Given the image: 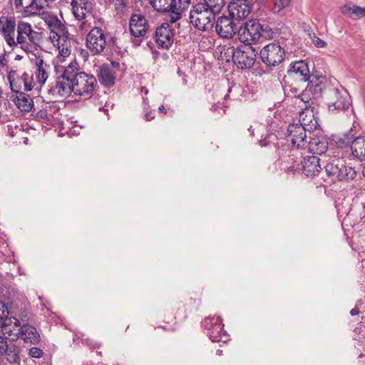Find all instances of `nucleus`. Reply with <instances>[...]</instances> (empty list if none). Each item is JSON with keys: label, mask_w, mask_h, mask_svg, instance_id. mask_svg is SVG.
Here are the masks:
<instances>
[{"label": "nucleus", "mask_w": 365, "mask_h": 365, "mask_svg": "<svg viewBox=\"0 0 365 365\" xmlns=\"http://www.w3.org/2000/svg\"><path fill=\"white\" fill-rule=\"evenodd\" d=\"M41 0H32L31 4H29L30 7H36V9H41L43 6L39 5V3ZM46 2L47 1H53L54 0H44Z\"/></svg>", "instance_id": "864d4df0"}, {"label": "nucleus", "mask_w": 365, "mask_h": 365, "mask_svg": "<svg viewBox=\"0 0 365 365\" xmlns=\"http://www.w3.org/2000/svg\"><path fill=\"white\" fill-rule=\"evenodd\" d=\"M312 43L314 44V46L317 48H324L327 46V43L319 38L318 36H317L314 34H313V36L311 37Z\"/></svg>", "instance_id": "a18cd8bd"}, {"label": "nucleus", "mask_w": 365, "mask_h": 365, "mask_svg": "<svg viewBox=\"0 0 365 365\" xmlns=\"http://www.w3.org/2000/svg\"><path fill=\"white\" fill-rule=\"evenodd\" d=\"M141 91L144 92L145 95H147L148 93V90L145 87H142L141 88Z\"/></svg>", "instance_id": "e2e57ef3"}, {"label": "nucleus", "mask_w": 365, "mask_h": 365, "mask_svg": "<svg viewBox=\"0 0 365 365\" xmlns=\"http://www.w3.org/2000/svg\"><path fill=\"white\" fill-rule=\"evenodd\" d=\"M284 93L287 96H291L292 94H297L299 93V89L294 86L293 81H289L288 84L285 83V81L282 82Z\"/></svg>", "instance_id": "58836bf2"}, {"label": "nucleus", "mask_w": 365, "mask_h": 365, "mask_svg": "<svg viewBox=\"0 0 365 365\" xmlns=\"http://www.w3.org/2000/svg\"><path fill=\"white\" fill-rule=\"evenodd\" d=\"M363 175H364V176L365 178V167H364V170H363Z\"/></svg>", "instance_id": "774afa93"}, {"label": "nucleus", "mask_w": 365, "mask_h": 365, "mask_svg": "<svg viewBox=\"0 0 365 365\" xmlns=\"http://www.w3.org/2000/svg\"><path fill=\"white\" fill-rule=\"evenodd\" d=\"M37 116L41 118H47V110L46 109L40 110L37 113Z\"/></svg>", "instance_id": "6e6d98bb"}, {"label": "nucleus", "mask_w": 365, "mask_h": 365, "mask_svg": "<svg viewBox=\"0 0 365 365\" xmlns=\"http://www.w3.org/2000/svg\"><path fill=\"white\" fill-rule=\"evenodd\" d=\"M16 46L26 52H32L36 49L42 39V34L40 32L34 31L31 26L26 22L20 21L17 25Z\"/></svg>", "instance_id": "f03ea898"}, {"label": "nucleus", "mask_w": 365, "mask_h": 365, "mask_svg": "<svg viewBox=\"0 0 365 365\" xmlns=\"http://www.w3.org/2000/svg\"><path fill=\"white\" fill-rule=\"evenodd\" d=\"M259 58L267 67H276L284 59L285 51L279 43L272 42L264 46L259 51Z\"/></svg>", "instance_id": "423d86ee"}, {"label": "nucleus", "mask_w": 365, "mask_h": 365, "mask_svg": "<svg viewBox=\"0 0 365 365\" xmlns=\"http://www.w3.org/2000/svg\"><path fill=\"white\" fill-rule=\"evenodd\" d=\"M48 26L51 29L50 35L60 33L66 29L65 25L56 17L51 16L48 20Z\"/></svg>", "instance_id": "f704fd0d"}, {"label": "nucleus", "mask_w": 365, "mask_h": 365, "mask_svg": "<svg viewBox=\"0 0 365 365\" xmlns=\"http://www.w3.org/2000/svg\"><path fill=\"white\" fill-rule=\"evenodd\" d=\"M9 312L5 304L0 302V326L3 324V319L8 316Z\"/></svg>", "instance_id": "de8ad7c7"}, {"label": "nucleus", "mask_w": 365, "mask_h": 365, "mask_svg": "<svg viewBox=\"0 0 365 365\" xmlns=\"http://www.w3.org/2000/svg\"><path fill=\"white\" fill-rule=\"evenodd\" d=\"M73 14L76 19L78 20H82L85 19L86 14L88 12L90 9H84V8H78V7H72Z\"/></svg>", "instance_id": "ea45409f"}, {"label": "nucleus", "mask_w": 365, "mask_h": 365, "mask_svg": "<svg viewBox=\"0 0 365 365\" xmlns=\"http://www.w3.org/2000/svg\"><path fill=\"white\" fill-rule=\"evenodd\" d=\"M351 152L354 156L359 160H365V136L359 135L353 141Z\"/></svg>", "instance_id": "bb28decb"}, {"label": "nucleus", "mask_w": 365, "mask_h": 365, "mask_svg": "<svg viewBox=\"0 0 365 365\" xmlns=\"http://www.w3.org/2000/svg\"><path fill=\"white\" fill-rule=\"evenodd\" d=\"M8 345L4 337L0 336V356L5 354L7 351Z\"/></svg>", "instance_id": "3c124183"}, {"label": "nucleus", "mask_w": 365, "mask_h": 365, "mask_svg": "<svg viewBox=\"0 0 365 365\" xmlns=\"http://www.w3.org/2000/svg\"><path fill=\"white\" fill-rule=\"evenodd\" d=\"M16 107L24 112H29L34 106L33 99L24 92L19 93L13 99Z\"/></svg>", "instance_id": "a878e982"}, {"label": "nucleus", "mask_w": 365, "mask_h": 365, "mask_svg": "<svg viewBox=\"0 0 365 365\" xmlns=\"http://www.w3.org/2000/svg\"><path fill=\"white\" fill-rule=\"evenodd\" d=\"M20 83H23L26 91H30L34 88L32 78L26 73H24L20 77Z\"/></svg>", "instance_id": "4c0bfd02"}, {"label": "nucleus", "mask_w": 365, "mask_h": 365, "mask_svg": "<svg viewBox=\"0 0 365 365\" xmlns=\"http://www.w3.org/2000/svg\"><path fill=\"white\" fill-rule=\"evenodd\" d=\"M144 118L146 121H150L155 118V115L153 111L148 110V108H145L144 110Z\"/></svg>", "instance_id": "603ef678"}, {"label": "nucleus", "mask_w": 365, "mask_h": 365, "mask_svg": "<svg viewBox=\"0 0 365 365\" xmlns=\"http://www.w3.org/2000/svg\"><path fill=\"white\" fill-rule=\"evenodd\" d=\"M14 321L15 327H20L21 325L31 324L34 321V317L31 312H21L19 319L14 318Z\"/></svg>", "instance_id": "c9c22d12"}, {"label": "nucleus", "mask_w": 365, "mask_h": 365, "mask_svg": "<svg viewBox=\"0 0 365 365\" xmlns=\"http://www.w3.org/2000/svg\"><path fill=\"white\" fill-rule=\"evenodd\" d=\"M29 355L34 358L39 359L43 356V351L38 347H32L29 349Z\"/></svg>", "instance_id": "09e8293b"}, {"label": "nucleus", "mask_w": 365, "mask_h": 365, "mask_svg": "<svg viewBox=\"0 0 365 365\" xmlns=\"http://www.w3.org/2000/svg\"><path fill=\"white\" fill-rule=\"evenodd\" d=\"M72 7L90 9L88 6V0H71Z\"/></svg>", "instance_id": "49530a36"}, {"label": "nucleus", "mask_w": 365, "mask_h": 365, "mask_svg": "<svg viewBox=\"0 0 365 365\" xmlns=\"http://www.w3.org/2000/svg\"><path fill=\"white\" fill-rule=\"evenodd\" d=\"M310 92L307 91V88H305L303 92L297 96V98L300 99L302 102H303L306 106L311 107L309 105V101L311 100Z\"/></svg>", "instance_id": "c03bdc74"}, {"label": "nucleus", "mask_w": 365, "mask_h": 365, "mask_svg": "<svg viewBox=\"0 0 365 365\" xmlns=\"http://www.w3.org/2000/svg\"><path fill=\"white\" fill-rule=\"evenodd\" d=\"M16 23L13 18L0 17V31L6 41L11 46H16V43L14 38Z\"/></svg>", "instance_id": "6ab92c4d"}, {"label": "nucleus", "mask_w": 365, "mask_h": 365, "mask_svg": "<svg viewBox=\"0 0 365 365\" xmlns=\"http://www.w3.org/2000/svg\"><path fill=\"white\" fill-rule=\"evenodd\" d=\"M159 56V52L155 51H153V58L155 60L158 58Z\"/></svg>", "instance_id": "052dcab7"}, {"label": "nucleus", "mask_w": 365, "mask_h": 365, "mask_svg": "<svg viewBox=\"0 0 365 365\" xmlns=\"http://www.w3.org/2000/svg\"><path fill=\"white\" fill-rule=\"evenodd\" d=\"M215 31L222 38H231L237 31V25L232 18L220 16L215 19Z\"/></svg>", "instance_id": "ddd939ff"}, {"label": "nucleus", "mask_w": 365, "mask_h": 365, "mask_svg": "<svg viewBox=\"0 0 365 365\" xmlns=\"http://www.w3.org/2000/svg\"><path fill=\"white\" fill-rule=\"evenodd\" d=\"M309 74L308 63L303 60L297 61L289 65L287 73L283 77V81L288 84L289 81H293L296 76H299V81L305 83L309 79Z\"/></svg>", "instance_id": "9b49d317"}, {"label": "nucleus", "mask_w": 365, "mask_h": 365, "mask_svg": "<svg viewBox=\"0 0 365 365\" xmlns=\"http://www.w3.org/2000/svg\"><path fill=\"white\" fill-rule=\"evenodd\" d=\"M16 77V71H10L8 73L7 78L10 84L11 90L16 93V94H19V93H21L20 91L21 88V85L23 83H20V77Z\"/></svg>", "instance_id": "2f4dec72"}, {"label": "nucleus", "mask_w": 365, "mask_h": 365, "mask_svg": "<svg viewBox=\"0 0 365 365\" xmlns=\"http://www.w3.org/2000/svg\"><path fill=\"white\" fill-rule=\"evenodd\" d=\"M220 317H208L205 319L203 325L207 330V335L213 342H226L228 336L223 329Z\"/></svg>", "instance_id": "9d476101"}, {"label": "nucleus", "mask_w": 365, "mask_h": 365, "mask_svg": "<svg viewBox=\"0 0 365 365\" xmlns=\"http://www.w3.org/2000/svg\"><path fill=\"white\" fill-rule=\"evenodd\" d=\"M158 111L160 112V113H166V110H165V108L164 107V106H159L158 108Z\"/></svg>", "instance_id": "bf43d9fd"}, {"label": "nucleus", "mask_w": 365, "mask_h": 365, "mask_svg": "<svg viewBox=\"0 0 365 365\" xmlns=\"http://www.w3.org/2000/svg\"><path fill=\"white\" fill-rule=\"evenodd\" d=\"M276 32L268 25H262V29L259 30V38L262 37L266 39H272L275 37Z\"/></svg>", "instance_id": "e433bc0d"}, {"label": "nucleus", "mask_w": 365, "mask_h": 365, "mask_svg": "<svg viewBox=\"0 0 365 365\" xmlns=\"http://www.w3.org/2000/svg\"><path fill=\"white\" fill-rule=\"evenodd\" d=\"M172 0H150L153 9L159 12L170 11Z\"/></svg>", "instance_id": "72a5a7b5"}, {"label": "nucleus", "mask_w": 365, "mask_h": 365, "mask_svg": "<svg viewBox=\"0 0 365 365\" xmlns=\"http://www.w3.org/2000/svg\"><path fill=\"white\" fill-rule=\"evenodd\" d=\"M221 353H222V351H221V350L218 349V350L217 351V354L220 355V354H221Z\"/></svg>", "instance_id": "338daca9"}, {"label": "nucleus", "mask_w": 365, "mask_h": 365, "mask_svg": "<svg viewBox=\"0 0 365 365\" xmlns=\"http://www.w3.org/2000/svg\"><path fill=\"white\" fill-rule=\"evenodd\" d=\"M36 64L38 68L36 81L39 84L43 85L48 78L47 68L49 66L44 62L43 59L39 58L36 59Z\"/></svg>", "instance_id": "c85d7f7f"}, {"label": "nucleus", "mask_w": 365, "mask_h": 365, "mask_svg": "<svg viewBox=\"0 0 365 365\" xmlns=\"http://www.w3.org/2000/svg\"><path fill=\"white\" fill-rule=\"evenodd\" d=\"M204 6L207 9L212 11L213 14H218L222 11L225 4V0H203V2L200 3Z\"/></svg>", "instance_id": "7c9ffc66"}, {"label": "nucleus", "mask_w": 365, "mask_h": 365, "mask_svg": "<svg viewBox=\"0 0 365 365\" xmlns=\"http://www.w3.org/2000/svg\"><path fill=\"white\" fill-rule=\"evenodd\" d=\"M311 128L299 123L290 124L287 128V140L291 142L293 147L297 149L304 148L307 146V132L311 133Z\"/></svg>", "instance_id": "f8f14e48"}, {"label": "nucleus", "mask_w": 365, "mask_h": 365, "mask_svg": "<svg viewBox=\"0 0 365 365\" xmlns=\"http://www.w3.org/2000/svg\"><path fill=\"white\" fill-rule=\"evenodd\" d=\"M322 163L327 178L332 182L352 180L356 175V171L351 167L345 165L339 159L322 160Z\"/></svg>", "instance_id": "20e7f679"}, {"label": "nucleus", "mask_w": 365, "mask_h": 365, "mask_svg": "<svg viewBox=\"0 0 365 365\" xmlns=\"http://www.w3.org/2000/svg\"><path fill=\"white\" fill-rule=\"evenodd\" d=\"M350 139L351 138L344 137L341 135L336 136L334 138V141L338 147L343 148L351 145Z\"/></svg>", "instance_id": "37998d69"}, {"label": "nucleus", "mask_w": 365, "mask_h": 365, "mask_svg": "<svg viewBox=\"0 0 365 365\" xmlns=\"http://www.w3.org/2000/svg\"><path fill=\"white\" fill-rule=\"evenodd\" d=\"M261 29L262 24L258 20H249L238 29V38L240 42L251 46L252 43L259 39V30Z\"/></svg>", "instance_id": "1a4fd4ad"}, {"label": "nucleus", "mask_w": 365, "mask_h": 365, "mask_svg": "<svg viewBox=\"0 0 365 365\" xmlns=\"http://www.w3.org/2000/svg\"><path fill=\"white\" fill-rule=\"evenodd\" d=\"M109 42L108 35L98 26L92 28L86 38V46L93 55L101 54Z\"/></svg>", "instance_id": "6e6552de"}, {"label": "nucleus", "mask_w": 365, "mask_h": 365, "mask_svg": "<svg viewBox=\"0 0 365 365\" xmlns=\"http://www.w3.org/2000/svg\"><path fill=\"white\" fill-rule=\"evenodd\" d=\"M357 125L353 124L352 127L349 129V130L345 132L342 134L343 136L349 138L351 145H353V141L356 138H358L359 135H357Z\"/></svg>", "instance_id": "79ce46f5"}, {"label": "nucleus", "mask_w": 365, "mask_h": 365, "mask_svg": "<svg viewBox=\"0 0 365 365\" xmlns=\"http://www.w3.org/2000/svg\"><path fill=\"white\" fill-rule=\"evenodd\" d=\"M97 75L100 83L105 87L110 88L115 84V72L109 64L105 63L99 66Z\"/></svg>", "instance_id": "4be33fe9"}, {"label": "nucleus", "mask_w": 365, "mask_h": 365, "mask_svg": "<svg viewBox=\"0 0 365 365\" xmlns=\"http://www.w3.org/2000/svg\"><path fill=\"white\" fill-rule=\"evenodd\" d=\"M85 24H86V22H82V23L81 24L80 28H81V29H84V26H85Z\"/></svg>", "instance_id": "69168bd1"}, {"label": "nucleus", "mask_w": 365, "mask_h": 365, "mask_svg": "<svg viewBox=\"0 0 365 365\" xmlns=\"http://www.w3.org/2000/svg\"><path fill=\"white\" fill-rule=\"evenodd\" d=\"M49 39L54 46H56L59 53L63 56H68L71 53V36L66 29L58 34L49 36Z\"/></svg>", "instance_id": "4468645a"}, {"label": "nucleus", "mask_w": 365, "mask_h": 365, "mask_svg": "<svg viewBox=\"0 0 365 365\" xmlns=\"http://www.w3.org/2000/svg\"><path fill=\"white\" fill-rule=\"evenodd\" d=\"M7 316L5 317V319ZM0 327H2L3 334L6 336V339L10 341H15L17 339H19V334H18V331L19 327H11V325H8L4 321V318L3 319V324Z\"/></svg>", "instance_id": "c756f323"}, {"label": "nucleus", "mask_w": 365, "mask_h": 365, "mask_svg": "<svg viewBox=\"0 0 365 365\" xmlns=\"http://www.w3.org/2000/svg\"><path fill=\"white\" fill-rule=\"evenodd\" d=\"M299 123L304 126L307 127V128L314 129L317 127V120L314 119V110L313 108L306 106L304 108H303L299 112Z\"/></svg>", "instance_id": "393cba45"}, {"label": "nucleus", "mask_w": 365, "mask_h": 365, "mask_svg": "<svg viewBox=\"0 0 365 365\" xmlns=\"http://www.w3.org/2000/svg\"><path fill=\"white\" fill-rule=\"evenodd\" d=\"M216 15L200 4H197L190 11V24L199 31H210L214 27Z\"/></svg>", "instance_id": "7ed1b4c3"}, {"label": "nucleus", "mask_w": 365, "mask_h": 365, "mask_svg": "<svg viewBox=\"0 0 365 365\" xmlns=\"http://www.w3.org/2000/svg\"><path fill=\"white\" fill-rule=\"evenodd\" d=\"M13 1H14V4L16 9H19L23 6V0H13Z\"/></svg>", "instance_id": "4d7b16f0"}, {"label": "nucleus", "mask_w": 365, "mask_h": 365, "mask_svg": "<svg viewBox=\"0 0 365 365\" xmlns=\"http://www.w3.org/2000/svg\"><path fill=\"white\" fill-rule=\"evenodd\" d=\"M18 334H19V339H22L26 344L35 345L41 341L38 331L31 324L21 325L19 328Z\"/></svg>", "instance_id": "412c9836"}, {"label": "nucleus", "mask_w": 365, "mask_h": 365, "mask_svg": "<svg viewBox=\"0 0 365 365\" xmlns=\"http://www.w3.org/2000/svg\"><path fill=\"white\" fill-rule=\"evenodd\" d=\"M307 145L311 153L321 155L325 153L328 148V140L323 135L310 137Z\"/></svg>", "instance_id": "b1692460"}, {"label": "nucleus", "mask_w": 365, "mask_h": 365, "mask_svg": "<svg viewBox=\"0 0 365 365\" xmlns=\"http://www.w3.org/2000/svg\"><path fill=\"white\" fill-rule=\"evenodd\" d=\"M129 29L130 34L135 37H143L148 30V24L145 17L140 14H132Z\"/></svg>", "instance_id": "f3484780"}, {"label": "nucleus", "mask_w": 365, "mask_h": 365, "mask_svg": "<svg viewBox=\"0 0 365 365\" xmlns=\"http://www.w3.org/2000/svg\"><path fill=\"white\" fill-rule=\"evenodd\" d=\"M251 4L247 0H232L228 6L230 15L232 19L242 20L251 12Z\"/></svg>", "instance_id": "dca6fc26"}, {"label": "nucleus", "mask_w": 365, "mask_h": 365, "mask_svg": "<svg viewBox=\"0 0 365 365\" xmlns=\"http://www.w3.org/2000/svg\"><path fill=\"white\" fill-rule=\"evenodd\" d=\"M141 41H142L141 39H136V40L133 41V44L135 46H140Z\"/></svg>", "instance_id": "680f3d73"}, {"label": "nucleus", "mask_w": 365, "mask_h": 365, "mask_svg": "<svg viewBox=\"0 0 365 365\" xmlns=\"http://www.w3.org/2000/svg\"><path fill=\"white\" fill-rule=\"evenodd\" d=\"M327 105L331 113L345 112L351 106V98L345 89L331 88L327 94Z\"/></svg>", "instance_id": "39448f33"}, {"label": "nucleus", "mask_w": 365, "mask_h": 365, "mask_svg": "<svg viewBox=\"0 0 365 365\" xmlns=\"http://www.w3.org/2000/svg\"><path fill=\"white\" fill-rule=\"evenodd\" d=\"M210 110L217 112L219 115H222L225 113V110L220 106V103H216L211 106Z\"/></svg>", "instance_id": "8fccbe9b"}, {"label": "nucleus", "mask_w": 365, "mask_h": 365, "mask_svg": "<svg viewBox=\"0 0 365 365\" xmlns=\"http://www.w3.org/2000/svg\"><path fill=\"white\" fill-rule=\"evenodd\" d=\"M342 13L352 19H358L365 16V7H360L356 5H345L341 10Z\"/></svg>", "instance_id": "cd10ccee"}, {"label": "nucleus", "mask_w": 365, "mask_h": 365, "mask_svg": "<svg viewBox=\"0 0 365 365\" xmlns=\"http://www.w3.org/2000/svg\"><path fill=\"white\" fill-rule=\"evenodd\" d=\"M169 21L175 24L179 21L191 4V0H172Z\"/></svg>", "instance_id": "aec40b11"}, {"label": "nucleus", "mask_w": 365, "mask_h": 365, "mask_svg": "<svg viewBox=\"0 0 365 365\" xmlns=\"http://www.w3.org/2000/svg\"><path fill=\"white\" fill-rule=\"evenodd\" d=\"M321 159L317 155H307L300 161L301 170L307 177H314L322 170Z\"/></svg>", "instance_id": "a211bd4d"}, {"label": "nucleus", "mask_w": 365, "mask_h": 365, "mask_svg": "<svg viewBox=\"0 0 365 365\" xmlns=\"http://www.w3.org/2000/svg\"><path fill=\"white\" fill-rule=\"evenodd\" d=\"M155 41L159 46L165 49H168L172 46L174 41V34L169 24L165 23L157 27Z\"/></svg>", "instance_id": "2eb2a0df"}, {"label": "nucleus", "mask_w": 365, "mask_h": 365, "mask_svg": "<svg viewBox=\"0 0 365 365\" xmlns=\"http://www.w3.org/2000/svg\"><path fill=\"white\" fill-rule=\"evenodd\" d=\"M307 81L308 82L306 87L307 91H309L312 94H318L322 92V88L321 82L315 76H311L309 74V79Z\"/></svg>", "instance_id": "473e14b6"}, {"label": "nucleus", "mask_w": 365, "mask_h": 365, "mask_svg": "<svg viewBox=\"0 0 365 365\" xmlns=\"http://www.w3.org/2000/svg\"><path fill=\"white\" fill-rule=\"evenodd\" d=\"M6 51H4L3 53L0 54V66L4 68L7 66L8 61L6 58Z\"/></svg>", "instance_id": "5fc2aeb1"}, {"label": "nucleus", "mask_w": 365, "mask_h": 365, "mask_svg": "<svg viewBox=\"0 0 365 365\" xmlns=\"http://www.w3.org/2000/svg\"><path fill=\"white\" fill-rule=\"evenodd\" d=\"M257 51L250 45H242L232 51V61L238 68H250L256 61Z\"/></svg>", "instance_id": "0eeeda50"}, {"label": "nucleus", "mask_w": 365, "mask_h": 365, "mask_svg": "<svg viewBox=\"0 0 365 365\" xmlns=\"http://www.w3.org/2000/svg\"><path fill=\"white\" fill-rule=\"evenodd\" d=\"M274 1V12H279L283 9L287 7L290 2V0H273Z\"/></svg>", "instance_id": "a19ab883"}, {"label": "nucleus", "mask_w": 365, "mask_h": 365, "mask_svg": "<svg viewBox=\"0 0 365 365\" xmlns=\"http://www.w3.org/2000/svg\"><path fill=\"white\" fill-rule=\"evenodd\" d=\"M56 71L58 76L55 88L60 96H67L71 92L85 98L93 96L97 86L96 78L93 75L80 71L76 63H71L67 66H58Z\"/></svg>", "instance_id": "f257e3e1"}, {"label": "nucleus", "mask_w": 365, "mask_h": 365, "mask_svg": "<svg viewBox=\"0 0 365 365\" xmlns=\"http://www.w3.org/2000/svg\"><path fill=\"white\" fill-rule=\"evenodd\" d=\"M302 156H298V153L296 150H292L291 154L284 157L280 164L281 170L287 173H294L299 170V160Z\"/></svg>", "instance_id": "5701e85b"}, {"label": "nucleus", "mask_w": 365, "mask_h": 365, "mask_svg": "<svg viewBox=\"0 0 365 365\" xmlns=\"http://www.w3.org/2000/svg\"><path fill=\"white\" fill-rule=\"evenodd\" d=\"M143 104L145 106H148V98H143Z\"/></svg>", "instance_id": "0e129e2a"}, {"label": "nucleus", "mask_w": 365, "mask_h": 365, "mask_svg": "<svg viewBox=\"0 0 365 365\" xmlns=\"http://www.w3.org/2000/svg\"><path fill=\"white\" fill-rule=\"evenodd\" d=\"M359 314V309L356 307H355L350 311V314L351 316H356V315H358Z\"/></svg>", "instance_id": "13d9d810"}]
</instances>
